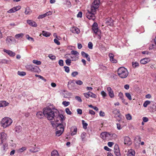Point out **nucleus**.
Here are the masks:
<instances>
[{
	"label": "nucleus",
	"mask_w": 156,
	"mask_h": 156,
	"mask_svg": "<svg viewBox=\"0 0 156 156\" xmlns=\"http://www.w3.org/2000/svg\"><path fill=\"white\" fill-rule=\"evenodd\" d=\"M58 114L55 117L54 120L57 126H56V135L59 136L63 133L64 128L66 126V123L64 121L65 117L62 114H60L59 111Z\"/></svg>",
	"instance_id": "nucleus-1"
},
{
	"label": "nucleus",
	"mask_w": 156,
	"mask_h": 156,
	"mask_svg": "<svg viewBox=\"0 0 156 156\" xmlns=\"http://www.w3.org/2000/svg\"><path fill=\"white\" fill-rule=\"evenodd\" d=\"M58 111L54 108H51L49 107L44 108V113L48 120H54L58 115Z\"/></svg>",
	"instance_id": "nucleus-2"
},
{
	"label": "nucleus",
	"mask_w": 156,
	"mask_h": 156,
	"mask_svg": "<svg viewBox=\"0 0 156 156\" xmlns=\"http://www.w3.org/2000/svg\"><path fill=\"white\" fill-rule=\"evenodd\" d=\"M58 111L54 108H51L49 107L44 108V113L48 120H54L58 115Z\"/></svg>",
	"instance_id": "nucleus-3"
},
{
	"label": "nucleus",
	"mask_w": 156,
	"mask_h": 156,
	"mask_svg": "<svg viewBox=\"0 0 156 156\" xmlns=\"http://www.w3.org/2000/svg\"><path fill=\"white\" fill-rule=\"evenodd\" d=\"M117 72L118 75L122 78H126L128 75L127 70L123 67L119 68Z\"/></svg>",
	"instance_id": "nucleus-4"
},
{
	"label": "nucleus",
	"mask_w": 156,
	"mask_h": 156,
	"mask_svg": "<svg viewBox=\"0 0 156 156\" xmlns=\"http://www.w3.org/2000/svg\"><path fill=\"white\" fill-rule=\"evenodd\" d=\"M12 122V120L9 118L5 117L3 118L1 122L2 126L4 128L9 126Z\"/></svg>",
	"instance_id": "nucleus-5"
},
{
	"label": "nucleus",
	"mask_w": 156,
	"mask_h": 156,
	"mask_svg": "<svg viewBox=\"0 0 156 156\" xmlns=\"http://www.w3.org/2000/svg\"><path fill=\"white\" fill-rule=\"evenodd\" d=\"M100 2L99 0H94L91 6V9L93 12H96L98 8Z\"/></svg>",
	"instance_id": "nucleus-6"
},
{
	"label": "nucleus",
	"mask_w": 156,
	"mask_h": 156,
	"mask_svg": "<svg viewBox=\"0 0 156 156\" xmlns=\"http://www.w3.org/2000/svg\"><path fill=\"white\" fill-rule=\"evenodd\" d=\"M95 12H93L91 9L90 11L88 10L86 14V17L89 20H94L95 19V17L94 16Z\"/></svg>",
	"instance_id": "nucleus-7"
},
{
	"label": "nucleus",
	"mask_w": 156,
	"mask_h": 156,
	"mask_svg": "<svg viewBox=\"0 0 156 156\" xmlns=\"http://www.w3.org/2000/svg\"><path fill=\"white\" fill-rule=\"evenodd\" d=\"M92 29L94 32L98 36H100L101 31L98 28V25L96 23H94L92 27Z\"/></svg>",
	"instance_id": "nucleus-8"
},
{
	"label": "nucleus",
	"mask_w": 156,
	"mask_h": 156,
	"mask_svg": "<svg viewBox=\"0 0 156 156\" xmlns=\"http://www.w3.org/2000/svg\"><path fill=\"white\" fill-rule=\"evenodd\" d=\"M110 133L108 132H102L100 134L101 137L104 140H109Z\"/></svg>",
	"instance_id": "nucleus-9"
},
{
	"label": "nucleus",
	"mask_w": 156,
	"mask_h": 156,
	"mask_svg": "<svg viewBox=\"0 0 156 156\" xmlns=\"http://www.w3.org/2000/svg\"><path fill=\"white\" fill-rule=\"evenodd\" d=\"M6 134L4 132H2L0 133V144H1L3 142H5L7 139Z\"/></svg>",
	"instance_id": "nucleus-10"
},
{
	"label": "nucleus",
	"mask_w": 156,
	"mask_h": 156,
	"mask_svg": "<svg viewBox=\"0 0 156 156\" xmlns=\"http://www.w3.org/2000/svg\"><path fill=\"white\" fill-rule=\"evenodd\" d=\"M68 86L70 90L74 89L76 87L74 80H70L68 83Z\"/></svg>",
	"instance_id": "nucleus-11"
},
{
	"label": "nucleus",
	"mask_w": 156,
	"mask_h": 156,
	"mask_svg": "<svg viewBox=\"0 0 156 156\" xmlns=\"http://www.w3.org/2000/svg\"><path fill=\"white\" fill-rule=\"evenodd\" d=\"M106 25L108 26H112L113 25V20L111 18H106L105 20Z\"/></svg>",
	"instance_id": "nucleus-12"
},
{
	"label": "nucleus",
	"mask_w": 156,
	"mask_h": 156,
	"mask_svg": "<svg viewBox=\"0 0 156 156\" xmlns=\"http://www.w3.org/2000/svg\"><path fill=\"white\" fill-rule=\"evenodd\" d=\"M132 144V141L130 138L128 136H125L124 138V144L128 146L131 145Z\"/></svg>",
	"instance_id": "nucleus-13"
},
{
	"label": "nucleus",
	"mask_w": 156,
	"mask_h": 156,
	"mask_svg": "<svg viewBox=\"0 0 156 156\" xmlns=\"http://www.w3.org/2000/svg\"><path fill=\"white\" fill-rule=\"evenodd\" d=\"M44 108L43 109V112L39 111L36 114V116L40 119L43 118L44 116L45 117V114L44 113Z\"/></svg>",
	"instance_id": "nucleus-14"
},
{
	"label": "nucleus",
	"mask_w": 156,
	"mask_h": 156,
	"mask_svg": "<svg viewBox=\"0 0 156 156\" xmlns=\"http://www.w3.org/2000/svg\"><path fill=\"white\" fill-rule=\"evenodd\" d=\"M114 152L117 156H120L119 150L118 145H115L114 148Z\"/></svg>",
	"instance_id": "nucleus-15"
},
{
	"label": "nucleus",
	"mask_w": 156,
	"mask_h": 156,
	"mask_svg": "<svg viewBox=\"0 0 156 156\" xmlns=\"http://www.w3.org/2000/svg\"><path fill=\"white\" fill-rule=\"evenodd\" d=\"M107 90L108 92L109 95L111 98H113L114 97L113 91L110 87H108L107 88Z\"/></svg>",
	"instance_id": "nucleus-16"
},
{
	"label": "nucleus",
	"mask_w": 156,
	"mask_h": 156,
	"mask_svg": "<svg viewBox=\"0 0 156 156\" xmlns=\"http://www.w3.org/2000/svg\"><path fill=\"white\" fill-rule=\"evenodd\" d=\"M27 23L33 27H36L37 25L35 22L30 20H27Z\"/></svg>",
	"instance_id": "nucleus-17"
},
{
	"label": "nucleus",
	"mask_w": 156,
	"mask_h": 156,
	"mask_svg": "<svg viewBox=\"0 0 156 156\" xmlns=\"http://www.w3.org/2000/svg\"><path fill=\"white\" fill-rule=\"evenodd\" d=\"M3 51L11 56L14 57L15 55V53L10 50H8L4 49H3Z\"/></svg>",
	"instance_id": "nucleus-18"
},
{
	"label": "nucleus",
	"mask_w": 156,
	"mask_h": 156,
	"mask_svg": "<svg viewBox=\"0 0 156 156\" xmlns=\"http://www.w3.org/2000/svg\"><path fill=\"white\" fill-rule=\"evenodd\" d=\"M150 61V59L148 58H145L142 59L140 61V63L143 64H145Z\"/></svg>",
	"instance_id": "nucleus-19"
},
{
	"label": "nucleus",
	"mask_w": 156,
	"mask_h": 156,
	"mask_svg": "<svg viewBox=\"0 0 156 156\" xmlns=\"http://www.w3.org/2000/svg\"><path fill=\"white\" fill-rule=\"evenodd\" d=\"M77 130V128L76 126L72 127L71 128V135L73 136L75 135L76 133Z\"/></svg>",
	"instance_id": "nucleus-20"
},
{
	"label": "nucleus",
	"mask_w": 156,
	"mask_h": 156,
	"mask_svg": "<svg viewBox=\"0 0 156 156\" xmlns=\"http://www.w3.org/2000/svg\"><path fill=\"white\" fill-rule=\"evenodd\" d=\"M135 152L132 149L129 150L127 152V156H135Z\"/></svg>",
	"instance_id": "nucleus-21"
},
{
	"label": "nucleus",
	"mask_w": 156,
	"mask_h": 156,
	"mask_svg": "<svg viewBox=\"0 0 156 156\" xmlns=\"http://www.w3.org/2000/svg\"><path fill=\"white\" fill-rule=\"evenodd\" d=\"M9 103L5 101H0V107H4L8 105Z\"/></svg>",
	"instance_id": "nucleus-22"
},
{
	"label": "nucleus",
	"mask_w": 156,
	"mask_h": 156,
	"mask_svg": "<svg viewBox=\"0 0 156 156\" xmlns=\"http://www.w3.org/2000/svg\"><path fill=\"white\" fill-rule=\"evenodd\" d=\"M32 11L29 7H27L25 8L24 13L26 15L30 14L32 13Z\"/></svg>",
	"instance_id": "nucleus-23"
},
{
	"label": "nucleus",
	"mask_w": 156,
	"mask_h": 156,
	"mask_svg": "<svg viewBox=\"0 0 156 156\" xmlns=\"http://www.w3.org/2000/svg\"><path fill=\"white\" fill-rule=\"evenodd\" d=\"M71 30L72 32L76 33L77 34H79L80 32L79 29L78 28L75 27H73Z\"/></svg>",
	"instance_id": "nucleus-24"
},
{
	"label": "nucleus",
	"mask_w": 156,
	"mask_h": 156,
	"mask_svg": "<svg viewBox=\"0 0 156 156\" xmlns=\"http://www.w3.org/2000/svg\"><path fill=\"white\" fill-rule=\"evenodd\" d=\"M112 113L114 114L118 115V117H120V113L119 110L116 109H114L112 111Z\"/></svg>",
	"instance_id": "nucleus-25"
},
{
	"label": "nucleus",
	"mask_w": 156,
	"mask_h": 156,
	"mask_svg": "<svg viewBox=\"0 0 156 156\" xmlns=\"http://www.w3.org/2000/svg\"><path fill=\"white\" fill-rule=\"evenodd\" d=\"M51 156H59L58 152L56 150H54L51 153Z\"/></svg>",
	"instance_id": "nucleus-26"
},
{
	"label": "nucleus",
	"mask_w": 156,
	"mask_h": 156,
	"mask_svg": "<svg viewBox=\"0 0 156 156\" xmlns=\"http://www.w3.org/2000/svg\"><path fill=\"white\" fill-rule=\"evenodd\" d=\"M39 69V68L37 66H33L32 72H38V70Z\"/></svg>",
	"instance_id": "nucleus-27"
},
{
	"label": "nucleus",
	"mask_w": 156,
	"mask_h": 156,
	"mask_svg": "<svg viewBox=\"0 0 156 156\" xmlns=\"http://www.w3.org/2000/svg\"><path fill=\"white\" fill-rule=\"evenodd\" d=\"M42 34L43 36H45L46 37H49L51 34L50 33L44 31H42Z\"/></svg>",
	"instance_id": "nucleus-28"
},
{
	"label": "nucleus",
	"mask_w": 156,
	"mask_h": 156,
	"mask_svg": "<svg viewBox=\"0 0 156 156\" xmlns=\"http://www.w3.org/2000/svg\"><path fill=\"white\" fill-rule=\"evenodd\" d=\"M40 150V148H36V147H35L34 148V150H32V149H30V151L33 153H35L38 151Z\"/></svg>",
	"instance_id": "nucleus-29"
},
{
	"label": "nucleus",
	"mask_w": 156,
	"mask_h": 156,
	"mask_svg": "<svg viewBox=\"0 0 156 156\" xmlns=\"http://www.w3.org/2000/svg\"><path fill=\"white\" fill-rule=\"evenodd\" d=\"M22 127L20 126H16L15 128V131L17 133H19L21 130Z\"/></svg>",
	"instance_id": "nucleus-30"
},
{
	"label": "nucleus",
	"mask_w": 156,
	"mask_h": 156,
	"mask_svg": "<svg viewBox=\"0 0 156 156\" xmlns=\"http://www.w3.org/2000/svg\"><path fill=\"white\" fill-rule=\"evenodd\" d=\"M86 134L85 132H83L81 134L80 136L82 141L85 140V139L86 137Z\"/></svg>",
	"instance_id": "nucleus-31"
},
{
	"label": "nucleus",
	"mask_w": 156,
	"mask_h": 156,
	"mask_svg": "<svg viewBox=\"0 0 156 156\" xmlns=\"http://www.w3.org/2000/svg\"><path fill=\"white\" fill-rule=\"evenodd\" d=\"M33 66H32V65H27L26 66V68L27 70L29 71H30L31 72L32 70V69Z\"/></svg>",
	"instance_id": "nucleus-32"
},
{
	"label": "nucleus",
	"mask_w": 156,
	"mask_h": 156,
	"mask_svg": "<svg viewBox=\"0 0 156 156\" xmlns=\"http://www.w3.org/2000/svg\"><path fill=\"white\" fill-rule=\"evenodd\" d=\"M16 11V9L14 7L12 8V9H10L7 11V12L9 13H11L14 12Z\"/></svg>",
	"instance_id": "nucleus-33"
},
{
	"label": "nucleus",
	"mask_w": 156,
	"mask_h": 156,
	"mask_svg": "<svg viewBox=\"0 0 156 156\" xmlns=\"http://www.w3.org/2000/svg\"><path fill=\"white\" fill-rule=\"evenodd\" d=\"M89 97H91L92 98H96L97 97V95L93 93L92 92H91L89 91Z\"/></svg>",
	"instance_id": "nucleus-34"
},
{
	"label": "nucleus",
	"mask_w": 156,
	"mask_h": 156,
	"mask_svg": "<svg viewBox=\"0 0 156 156\" xmlns=\"http://www.w3.org/2000/svg\"><path fill=\"white\" fill-rule=\"evenodd\" d=\"M82 123L83 128L85 129H86L87 128V126L88 125L85 122V121L83 120H82Z\"/></svg>",
	"instance_id": "nucleus-35"
},
{
	"label": "nucleus",
	"mask_w": 156,
	"mask_h": 156,
	"mask_svg": "<svg viewBox=\"0 0 156 156\" xmlns=\"http://www.w3.org/2000/svg\"><path fill=\"white\" fill-rule=\"evenodd\" d=\"M110 140L113 139L112 137L116 138L117 137V135L115 133H110Z\"/></svg>",
	"instance_id": "nucleus-36"
},
{
	"label": "nucleus",
	"mask_w": 156,
	"mask_h": 156,
	"mask_svg": "<svg viewBox=\"0 0 156 156\" xmlns=\"http://www.w3.org/2000/svg\"><path fill=\"white\" fill-rule=\"evenodd\" d=\"M125 95L126 97L129 100H131L132 99L131 95L129 93H125Z\"/></svg>",
	"instance_id": "nucleus-37"
},
{
	"label": "nucleus",
	"mask_w": 156,
	"mask_h": 156,
	"mask_svg": "<svg viewBox=\"0 0 156 156\" xmlns=\"http://www.w3.org/2000/svg\"><path fill=\"white\" fill-rule=\"evenodd\" d=\"M23 36V34L22 33L17 34L15 35V37L17 39L20 37H22Z\"/></svg>",
	"instance_id": "nucleus-38"
},
{
	"label": "nucleus",
	"mask_w": 156,
	"mask_h": 156,
	"mask_svg": "<svg viewBox=\"0 0 156 156\" xmlns=\"http://www.w3.org/2000/svg\"><path fill=\"white\" fill-rule=\"evenodd\" d=\"M33 62L36 65H40L41 64V62L39 61H37L36 60H34L33 61Z\"/></svg>",
	"instance_id": "nucleus-39"
},
{
	"label": "nucleus",
	"mask_w": 156,
	"mask_h": 156,
	"mask_svg": "<svg viewBox=\"0 0 156 156\" xmlns=\"http://www.w3.org/2000/svg\"><path fill=\"white\" fill-rule=\"evenodd\" d=\"M150 101H146L143 104V106L144 107H146L150 103Z\"/></svg>",
	"instance_id": "nucleus-40"
},
{
	"label": "nucleus",
	"mask_w": 156,
	"mask_h": 156,
	"mask_svg": "<svg viewBox=\"0 0 156 156\" xmlns=\"http://www.w3.org/2000/svg\"><path fill=\"white\" fill-rule=\"evenodd\" d=\"M18 74L19 75L22 76H25L26 74V72H20L19 71L18 72Z\"/></svg>",
	"instance_id": "nucleus-41"
},
{
	"label": "nucleus",
	"mask_w": 156,
	"mask_h": 156,
	"mask_svg": "<svg viewBox=\"0 0 156 156\" xmlns=\"http://www.w3.org/2000/svg\"><path fill=\"white\" fill-rule=\"evenodd\" d=\"M47 16V14H42V15H39L37 18L38 19H42L43 18H44V17H46Z\"/></svg>",
	"instance_id": "nucleus-42"
},
{
	"label": "nucleus",
	"mask_w": 156,
	"mask_h": 156,
	"mask_svg": "<svg viewBox=\"0 0 156 156\" xmlns=\"http://www.w3.org/2000/svg\"><path fill=\"white\" fill-rule=\"evenodd\" d=\"M71 60L69 59H66L65 62L67 65L70 66L71 65Z\"/></svg>",
	"instance_id": "nucleus-43"
},
{
	"label": "nucleus",
	"mask_w": 156,
	"mask_h": 156,
	"mask_svg": "<svg viewBox=\"0 0 156 156\" xmlns=\"http://www.w3.org/2000/svg\"><path fill=\"white\" fill-rule=\"evenodd\" d=\"M71 53L72 55H79L78 52L77 51L74 50L72 51L71 52Z\"/></svg>",
	"instance_id": "nucleus-44"
},
{
	"label": "nucleus",
	"mask_w": 156,
	"mask_h": 156,
	"mask_svg": "<svg viewBox=\"0 0 156 156\" xmlns=\"http://www.w3.org/2000/svg\"><path fill=\"white\" fill-rule=\"evenodd\" d=\"M81 55L82 56H83L84 58H87V57L88 56H89V55L86 53H85L84 51H82L81 52Z\"/></svg>",
	"instance_id": "nucleus-45"
},
{
	"label": "nucleus",
	"mask_w": 156,
	"mask_h": 156,
	"mask_svg": "<svg viewBox=\"0 0 156 156\" xmlns=\"http://www.w3.org/2000/svg\"><path fill=\"white\" fill-rule=\"evenodd\" d=\"M66 112L68 115H71L72 114V112L70 111L69 108H66Z\"/></svg>",
	"instance_id": "nucleus-46"
},
{
	"label": "nucleus",
	"mask_w": 156,
	"mask_h": 156,
	"mask_svg": "<svg viewBox=\"0 0 156 156\" xmlns=\"http://www.w3.org/2000/svg\"><path fill=\"white\" fill-rule=\"evenodd\" d=\"M62 104L65 106H67L69 105L70 102L68 101H63L62 102Z\"/></svg>",
	"instance_id": "nucleus-47"
},
{
	"label": "nucleus",
	"mask_w": 156,
	"mask_h": 156,
	"mask_svg": "<svg viewBox=\"0 0 156 156\" xmlns=\"http://www.w3.org/2000/svg\"><path fill=\"white\" fill-rule=\"evenodd\" d=\"M26 149V148L25 147H22L19 150V152H22Z\"/></svg>",
	"instance_id": "nucleus-48"
},
{
	"label": "nucleus",
	"mask_w": 156,
	"mask_h": 156,
	"mask_svg": "<svg viewBox=\"0 0 156 156\" xmlns=\"http://www.w3.org/2000/svg\"><path fill=\"white\" fill-rule=\"evenodd\" d=\"M93 44L91 42H90L88 44V48L90 49H92L93 48Z\"/></svg>",
	"instance_id": "nucleus-49"
},
{
	"label": "nucleus",
	"mask_w": 156,
	"mask_h": 156,
	"mask_svg": "<svg viewBox=\"0 0 156 156\" xmlns=\"http://www.w3.org/2000/svg\"><path fill=\"white\" fill-rule=\"evenodd\" d=\"M126 117L127 119L129 120H131L132 119V116L131 115L129 114H128L126 115Z\"/></svg>",
	"instance_id": "nucleus-50"
},
{
	"label": "nucleus",
	"mask_w": 156,
	"mask_h": 156,
	"mask_svg": "<svg viewBox=\"0 0 156 156\" xmlns=\"http://www.w3.org/2000/svg\"><path fill=\"white\" fill-rule=\"evenodd\" d=\"M83 95L86 98H89V91L87 93H84Z\"/></svg>",
	"instance_id": "nucleus-51"
},
{
	"label": "nucleus",
	"mask_w": 156,
	"mask_h": 156,
	"mask_svg": "<svg viewBox=\"0 0 156 156\" xmlns=\"http://www.w3.org/2000/svg\"><path fill=\"white\" fill-rule=\"evenodd\" d=\"M12 37H7L6 40V41H8L9 43H10V42L12 41Z\"/></svg>",
	"instance_id": "nucleus-52"
},
{
	"label": "nucleus",
	"mask_w": 156,
	"mask_h": 156,
	"mask_svg": "<svg viewBox=\"0 0 156 156\" xmlns=\"http://www.w3.org/2000/svg\"><path fill=\"white\" fill-rule=\"evenodd\" d=\"M49 58L51 59L54 60L56 58V57L55 55H53L51 54H50L48 55Z\"/></svg>",
	"instance_id": "nucleus-53"
},
{
	"label": "nucleus",
	"mask_w": 156,
	"mask_h": 156,
	"mask_svg": "<svg viewBox=\"0 0 156 156\" xmlns=\"http://www.w3.org/2000/svg\"><path fill=\"white\" fill-rule=\"evenodd\" d=\"M64 68L65 69V71L67 73H68L69 72V68L68 66H65L64 67Z\"/></svg>",
	"instance_id": "nucleus-54"
},
{
	"label": "nucleus",
	"mask_w": 156,
	"mask_h": 156,
	"mask_svg": "<svg viewBox=\"0 0 156 156\" xmlns=\"http://www.w3.org/2000/svg\"><path fill=\"white\" fill-rule=\"evenodd\" d=\"M118 96L120 99L122 100H123V94L122 92H120L119 93Z\"/></svg>",
	"instance_id": "nucleus-55"
},
{
	"label": "nucleus",
	"mask_w": 156,
	"mask_h": 156,
	"mask_svg": "<svg viewBox=\"0 0 156 156\" xmlns=\"http://www.w3.org/2000/svg\"><path fill=\"white\" fill-rule=\"evenodd\" d=\"M76 83L78 85H81L83 84L82 81L80 80H78L76 81Z\"/></svg>",
	"instance_id": "nucleus-56"
},
{
	"label": "nucleus",
	"mask_w": 156,
	"mask_h": 156,
	"mask_svg": "<svg viewBox=\"0 0 156 156\" xmlns=\"http://www.w3.org/2000/svg\"><path fill=\"white\" fill-rule=\"evenodd\" d=\"M82 12L81 11L79 12L77 15V17L81 18L82 16Z\"/></svg>",
	"instance_id": "nucleus-57"
},
{
	"label": "nucleus",
	"mask_w": 156,
	"mask_h": 156,
	"mask_svg": "<svg viewBox=\"0 0 156 156\" xmlns=\"http://www.w3.org/2000/svg\"><path fill=\"white\" fill-rule=\"evenodd\" d=\"M26 37L28 40H30L31 41H34V40L33 38L32 37H30L29 35H26Z\"/></svg>",
	"instance_id": "nucleus-58"
},
{
	"label": "nucleus",
	"mask_w": 156,
	"mask_h": 156,
	"mask_svg": "<svg viewBox=\"0 0 156 156\" xmlns=\"http://www.w3.org/2000/svg\"><path fill=\"white\" fill-rule=\"evenodd\" d=\"M11 61L10 60H4L2 61V62L8 64H10Z\"/></svg>",
	"instance_id": "nucleus-59"
},
{
	"label": "nucleus",
	"mask_w": 156,
	"mask_h": 156,
	"mask_svg": "<svg viewBox=\"0 0 156 156\" xmlns=\"http://www.w3.org/2000/svg\"><path fill=\"white\" fill-rule=\"evenodd\" d=\"M101 94L104 98H105L107 95L106 93L104 91H102L101 92Z\"/></svg>",
	"instance_id": "nucleus-60"
},
{
	"label": "nucleus",
	"mask_w": 156,
	"mask_h": 156,
	"mask_svg": "<svg viewBox=\"0 0 156 156\" xmlns=\"http://www.w3.org/2000/svg\"><path fill=\"white\" fill-rule=\"evenodd\" d=\"M78 74V73L77 72H73L71 74L72 76L73 77H75Z\"/></svg>",
	"instance_id": "nucleus-61"
},
{
	"label": "nucleus",
	"mask_w": 156,
	"mask_h": 156,
	"mask_svg": "<svg viewBox=\"0 0 156 156\" xmlns=\"http://www.w3.org/2000/svg\"><path fill=\"white\" fill-rule=\"evenodd\" d=\"M58 64L60 66H63V61L62 60H60L58 61Z\"/></svg>",
	"instance_id": "nucleus-62"
},
{
	"label": "nucleus",
	"mask_w": 156,
	"mask_h": 156,
	"mask_svg": "<svg viewBox=\"0 0 156 156\" xmlns=\"http://www.w3.org/2000/svg\"><path fill=\"white\" fill-rule=\"evenodd\" d=\"M75 99L79 102H81L82 101L80 97L79 96H76L75 97Z\"/></svg>",
	"instance_id": "nucleus-63"
},
{
	"label": "nucleus",
	"mask_w": 156,
	"mask_h": 156,
	"mask_svg": "<svg viewBox=\"0 0 156 156\" xmlns=\"http://www.w3.org/2000/svg\"><path fill=\"white\" fill-rule=\"evenodd\" d=\"M77 111L78 114H79L80 115H81L82 113V111L80 109H77Z\"/></svg>",
	"instance_id": "nucleus-64"
}]
</instances>
